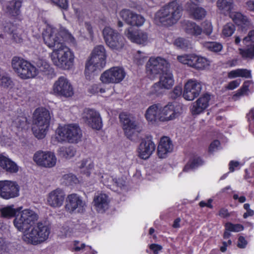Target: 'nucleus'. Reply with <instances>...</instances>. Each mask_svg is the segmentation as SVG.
<instances>
[{"mask_svg": "<svg viewBox=\"0 0 254 254\" xmlns=\"http://www.w3.org/2000/svg\"><path fill=\"white\" fill-rule=\"evenodd\" d=\"M230 17L242 29L246 30L247 28L252 27H254L251 21L247 16H244L241 13L232 11L229 14Z\"/></svg>", "mask_w": 254, "mask_h": 254, "instance_id": "30", "label": "nucleus"}, {"mask_svg": "<svg viewBox=\"0 0 254 254\" xmlns=\"http://www.w3.org/2000/svg\"><path fill=\"white\" fill-rule=\"evenodd\" d=\"M11 66L17 76L21 79H33L36 77L37 70L35 65L22 58L14 57L11 60Z\"/></svg>", "mask_w": 254, "mask_h": 254, "instance_id": "8", "label": "nucleus"}, {"mask_svg": "<svg viewBox=\"0 0 254 254\" xmlns=\"http://www.w3.org/2000/svg\"><path fill=\"white\" fill-rule=\"evenodd\" d=\"M103 35L106 45L112 50L119 51L124 47V38L111 27H105L103 30Z\"/></svg>", "mask_w": 254, "mask_h": 254, "instance_id": "11", "label": "nucleus"}, {"mask_svg": "<svg viewBox=\"0 0 254 254\" xmlns=\"http://www.w3.org/2000/svg\"><path fill=\"white\" fill-rule=\"evenodd\" d=\"M252 84V82L249 81L244 82L242 87L233 95V98L236 100L242 96L248 95L250 92L249 87Z\"/></svg>", "mask_w": 254, "mask_h": 254, "instance_id": "46", "label": "nucleus"}, {"mask_svg": "<svg viewBox=\"0 0 254 254\" xmlns=\"http://www.w3.org/2000/svg\"><path fill=\"white\" fill-rule=\"evenodd\" d=\"M248 245V241L243 236H240L237 241V246L240 249H245Z\"/></svg>", "mask_w": 254, "mask_h": 254, "instance_id": "59", "label": "nucleus"}, {"mask_svg": "<svg viewBox=\"0 0 254 254\" xmlns=\"http://www.w3.org/2000/svg\"><path fill=\"white\" fill-rule=\"evenodd\" d=\"M173 150V144L170 138L167 136L161 137L157 148L158 157L160 158H165Z\"/></svg>", "mask_w": 254, "mask_h": 254, "instance_id": "28", "label": "nucleus"}, {"mask_svg": "<svg viewBox=\"0 0 254 254\" xmlns=\"http://www.w3.org/2000/svg\"><path fill=\"white\" fill-rule=\"evenodd\" d=\"M203 163L202 159L198 156H194L190 159L188 163L185 166L183 171L189 172L191 169H193L199 166H201Z\"/></svg>", "mask_w": 254, "mask_h": 254, "instance_id": "45", "label": "nucleus"}, {"mask_svg": "<svg viewBox=\"0 0 254 254\" xmlns=\"http://www.w3.org/2000/svg\"><path fill=\"white\" fill-rule=\"evenodd\" d=\"M83 119L93 129L100 130L102 127L103 124L100 115L94 110L86 109L83 113Z\"/></svg>", "mask_w": 254, "mask_h": 254, "instance_id": "20", "label": "nucleus"}, {"mask_svg": "<svg viewBox=\"0 0 254 254\" xmlns=\"http://www.w3.org/2000/svg\"><path fill=\"white\" fill-rule=\"evenodd\" d=\"M11 78L5 73L0 74V86L4 88H8L12 85Z\"/></svg>", "mask_w": 254, "mask_h": 254, "instance_id": "51", "label": "nucleus"}, {"mask_svg": "<svg viewBox=\"0 0 254 254\" xmlns=\"http://www.w3.org/2000/svg\"><path fill=\"white\" fill-rule=\"evenodd\" d=\"M36 69L37 70L36 77L41 74L44 76L52 75L54 72V68L46 60L40 59L36 63Z\"/></svg>", "mask_w": 254, "mask_h": 254, "instance_id": "33", "label": "nucleus"}, {"mask_svg": "<svg viewBox=\"0 0 254 254\" xmlns=\"http://www.w3.org/2000/svg\"><path fill=\"white\" fill-rule=\"evenodd\" d=\"M52 92L56 95L64 97H70L74 94L73 88L70 82L63 76L59 77L54 82Z\"/></svg>", "mask_w": 254, "mask_h": 254, "instance_id": "14", "label": "nucleus"}, {"mask_svg": "<svg viewBox=\"0 0 254 254\" xmlns=\"http://www.w3.org/2000/svg\"><path fill=\"white\" fill-rule=\"evenodd\" d=\"M61 183L66 186H74L79 183L78 179L72 173L63 175L60 179Z\"/></svg>", "mask_w": 254, "mask_h": 254, "instance_id": "42", "label": "nucleus"}, {"mask_svg": "<svg viewBox=\"0 0 254 254\" xmlns=\"http://www.w3.org/2000/svg\"><path fill=\"white\" fill-rule=\"evenodd\" d=\"M82 137V132L79 126L76 124H70L60 126L56 130L53 141L55 139L58 142L78 143Z\"/></svg>", "mask_w": 254, "mask_h": 254, "instance_id": "7", "label": "nucleus"}, {"mask_svg": "<svg viewBox=\"0 0 254 254\" xmlns=\"http://www.w3.org/2000/svg\"><path fill=\"white\" fill-rule=\"evenodd\" d=\"M22 208V207L14 208L13 205H10L2 207L0 209V211L2 217L10 218L14 217L17 213L19 212Z\"/></svg>", "mask_w": 254, "mask_h": 254, "instance_id": "41", "label": "nucleus"}, {"mask_svg": "<svg viewBox=\"0 0 254 254\" xmlns=\"http://www.w3.org/2000/svg\"><path fill=\"white\" fill-rule=\"evenodd\" d=\"M239 53L245 60L254 59V43L248 45L246 48H240Z\"/></svg>", "mask_w": 254, "mask_h": 254, "instance_id": "43", "label": "nucleus"}, {"mask_svg": "<svg viewBox=\"0 0 254 254\" xmlns=\"http://www.w3.org/2000/svg\"><path fill=\"white\" fill-rule=\"evenodd\" d=\"M10 246L9 244L5 243L3 239L0 238V254L5 252H8V248Z\"/></svg>", "mask_w": 254, "mask_h": 254, "instance_id": "61", "label": "nucleus"}, {"mask_svg": "<svg viewBox=\"0 0 254 254\" xmlns=\"http://www.w3.org/2000/svg\"><path fill=\"white\" fill-rule=\"evenodd\" d=\"M1 28L3 29L5 32L12 34V38L15 42L20 43L22 42V31L21 29L18 28L11 23H5V25L2 26Z\"/></svg>", "mask_w": 254, "mask_h": 254, "instance_id": "35", "label": "nucleus"}, {"mask_svg": "<svg viewBox=\"0 0 254 254\" xmlns=\"http://www.w3.org/2000/svg\"><path fill=\"white\" fill-rule=\"evenodd\" d=\"M120 15L128 24L131 26L140 27L145 21L143 16L128 9L122 10Z\"/></svg>", "mask_w": 254, "mask_h": 254, "instance_id": "21", "label": "nucleus"}, {"mask_svg": "<svg viewBox=\"0 0 254 254\" xmlns=\"http://www.w3.org/2000/svg\"><path fill=\"white\" fill-rule=\"evenodd\" d=\"M239 77L246 78H251L252 77V71L251 70L246 68H239Z\"/></svg>", "mask_w": 254, "mask_h": 254, "instance_id": "56", "label": "nucleus"}, {"mask_svg": "<svg viewBox=\"0 0 254 254\" xmlns=\"http://www.w3.org/2000/svg\"><path fill=\"white\" fill-rule=\"evenodd\" d=\"M0 168L10 173H16L19 170L16 163L3 154H0Z\"/></svg>", "mask_w": 254, "mask_h": 254, "instance_id": "32", "label": "nucleus"}, {"mask_svg": "<svg viewBox=\"0 0 254 254\" xmlns=\"http://www.w3.org/2000/svg\"><path fill=\"white\" fill-rule=\"evenodd\" d=\"M119 118L127 137L131 140L134 139L141 129L134 121L133 117L127 113L123 112L120 114Z\"/></svg>", "mask_w": 254, "mask_h": 254, "instance_id": "12", "label": "nucleus"}, {"mask_svg": "<svg viewBox=\"0 0 254 254\" xmlns=\"http://www.w3.org/2000/svg\"><path fill=\"white\" fill-rule=\"evenodd\" d=\"M216 4L219 11L225 15L229 14L234 7L233 0H217Z\"/></svg>", "mask_w": 254, "mask_h": 254, "instance_id": "37", "label": "nucleus"}, {"mask_svg": "<svg viewBox=\"0 0 254 254\" xmlns=\"http://www.w3.org/2000/svg\"><path fill=\"white\" fill-rule=\"evenodd\" d=\"M160 105L153 104L150 106L145 113V118L150 124H155L160 122Z\"/></svg>", "mask_w": 254, "mask_h": 254, "instance_id": "29", "label": "nucleus"}, {"mask_svg": "<svg viewBox=\"0 0 254 254\" xmlns=\"http://www.w3.org/2000/svg\"><path fill=\"white\" fill-rule=\"evenodd\" d=\"M45 44L53 51L49 57L53 64L58 68L69 69L74 63L73 52L64 44V42L74 44L75 39L64 28L53 25L47 26L43 33Z\"/></svg>", "mask_w": 254, "mask_h": 254, "instance_id": "1", "label": "nucleus"}, {"mask_svg": "<svg viewBox=\"0 0 254 254\" xmlns=\"http://www.w3.org/2000/svg\"><path fill=\"white\" fill-rule=\"evenodd\" d=\"M187 9L192 17L196 20L201 19L206 15V11L203 8L196 7V5L194 6L189 4L187 7Z\"/></svg>", "mask_w": 254, "mask_h": 254, "instance_id": "39", "label": "nucleus"}, {"mask_svg": "<svg viewBox=\"0 0 254 254\" xmlns=\"http://www.w3.org/2000/svg\"><path fill=\"white\" fill-rule=\"evenodd\" d=\"M94 163L91 158L83 159L77 164V168L79 172L85 175L86 177L91 178L93 182L99 181L105 186L109 187L111 189L118 191L116 187L122 188L125 185V181L123 178H116L110 175L107 173H97L94 171Z\"/></svg>", "mask_w": 254, "mask_h": 254, "instance_id": "3", "label": "nucleus"}, {"mask_svg": "<svg viewBox=\"0 0 254 254\" xmlns=\"http://www.w3.org/2000/svg\"><path fill=\"white\" fill-rule=\"evenodd\" d=\"M163 89H164V88L162 87V85L158 81L154 83L150 88V94L158 96L162 93Z\"/></svg>", "mask_w": 254, "mask_h": 254, "instance_id": "54", "label": "nucleus"}, {"mask_svg": "<svg viewBox=\"0 0 254 254\" xmlns=\"http://www.w3.org/2000/svg\"><path fill=\"white\" fill-rule=\"evenodd\" d=\"M210 61L205 57L196 54L193 68L197 70H203L209 68Z\"/></svg>", "mask_w": 254, "mask_h": 254, "instance_id": "38", "label": "nucleus"}, {"mask_svg": "<svg viewBox=\"0 0 254 254\" xmlns=\"http://www.w3.org/2000/svg\"><path fill=\"white\" fill-rule=\"evenodd\" d=\"M169 63L160 57H151L146 65V73L149 78L154 79L158 74H162L168 69Z\"/></svg>", "mask_w": 254, "mask_h": 254, "instance_id": "10", "label": "nucleus"}, {"mask_svg": "<svg viewBox=\"0 0 254 254\" xmlns=\"http://www.w3.org/2000/svg\"><path fill=\"white\" fill-rule=\"evenodd\" d=\"M195 55L196 54L193 53L184 54L178 55L177 57V60L180 63L193 68Z\"/></svg>", "mask_w": 254, "mask_h": 254, "instance_id": "40", "label": "nucleus"}, {"mask_svg": "<svg viewBox=\"0 0 254 254\" xmlns=\"http://www.w3.org/2000/svg\"><path fill=\"white\" fill-rule=\"evenodd\" d=\"M183 28L188 35L194 36L195 38L201 35L202 33V28L192 21L184 22L183 24Z\"/></svg>", "mask_w": 254, "mask_h": 254, "instance_id": "34", "label": "nucleus"}, {"mask_svg": "<svg viewBox=\"0 0 254 254\" xmlns=\"http://www.w3.org/2000/svg\"><path fill=\"white\" fill-rule=\"evenodd\" d=\"M183 11L182 6L176 0L161 7L154 16V22L158 25L171 26L180 19Z\"/></svg>", "mask_w": 254, "mask_h": 254, "instance_id": "4", "label": "nucleus"}, {"mask_svg": "<svg viewBox=\"0 0 254 254\" xmlns=\"http://www.w3.org/2000/svg\"><path fill=\"white\" fill-rule=\"evenodd\" d=\"M180 107L173 103L161 107L160 106V122H166L173 121L178 117L181 112Z\"/></svg>", "mask_w": 254, "mask_h": 254, "instance_id": "19", "label": "nucleus"}, {"mask_svg": "<svg viewBox=\"0 0 254 254\" xmlns=\"http://www.w3.org/2000/svg\"><path fill=\"white\" fill-rule=\"evenodd\" d=\"M225 230L234 232H239L244 230V226L240 224H234L230 222L226 223Z\"/></svg>", "mask_w": 254, "mask_h": 254, "instance_id": "53", "label": "nucleus"}, {"mask_svg": "<svg viewBox=\"0 0 254 254\" xmlns=\"http://www.w3.org/2000/svg\"><path fill=\"white\" fill-rule=\"evenodd\" d=\"M65 198V193L61 188H57L50 191L47 195V204L54 208L63 206Z\"/></svg>", "mask_w": 254, "mask_h": 254, "instance_id": "18", "label": "nucleus"}, {"mask_svg": "<svg viewBox=\"0 0 254 254\" xmlns=\"http://www.w3.org/2000/svg\"><path fill=\"white\" fill-rule=\"evenodd\" d=\"M236 30L235 25L232 23H228L224 25L222 30V35L223 37L231 36Z\"/></svg>", "mask_w": 254, "mask_h": 254, "instance_id": "50", "label": "nucleus"}, {"mask_svg": "<svg viewBox=\"0 0 254 254\" xmlns=\"http://www.w3.org/2000/svg\"><path fill=\"white\" fill-rule=\"evenodd\" d=\"M18 185L15 182L0 181V196L5 199L17 197L19 195Z\"/></svg>", "mask_w": 254, "mask_h": 254, "instance_id": "17", "label": "nucleus"}, {"mask_svg": "<svg viewBox=\"0 0 254 254\" xmlns=\"http://www.w3.org/2000/svg\"><path fill=\"white\" fill-rule=\"evenodd\" d=\"M173 44L177 48L184 50L190 49L192 46L190 40L183 37H178L175 39Z\"/></svg>", "mask_w": 254, "mask_h": 254, "instance_id": "44", "label": "nucleus"}, {"mask_svg": "<svg viewBox=\"0 0 254 254\" xmlns=\"http://www.w3.org/2000/svg\"><path fill=\"white\" fill-rule=\"evenodd\" d=\"M20 216H17L13 221L14 226L23 232L24 241L34 245L41 244L48 239L50 228L46 223L39 222L32 227L38 219V215L33 210L25 209L20 211Z\"/></svg>", "mask_w": 254, "mask_h": 254, "instance_id": "2", "label": "nucleus"}, {"mask_svg": "<svg viewBox=\"0 0 254 254\" xmlns=\"http://www.w3.org/2000/svg\"><path fill=\"white\" fill-rule=\"evenodd\" d=\"M210 95L207 93L200 96L195 102H193L190 108L192 115H198L202 113L209 106Z\"/></svg>", "mask_w": 254, "mask_h": 254, "instance_id": "24", "label": "nucleus"}, {"mask_svg": "<svg viewBox=\"0 0 254 254\" xmlns=\"http://www.w3.org/2000/svg\"><path fill=\"white\" fill-rule=\"evenodd\" d=\"M147 58V55L140 51H137L134 55V62L138 65H142Z\"/></svg>", "mask_w": 254, "mask_h": 254, "instance_id": "52", "label": "nucleus"}, {"mask_svg": "<svg viewBox=\"0 0 254 254\" xmlns=\"http://www.w3.org/2000/svg\"><path fill=\"white\" fill-rule=\"evenodd\" d=\"M9 93L11 96L16 100L22 102H27L29 100V92L21 85H17L10 89Z\"/></svg>", "mask_w": 254, "mask_h": 254, "instance_id": "31", "label": "nucleus"}, {"mask_svg": "<svg viewBox=\"0 0 254 254\" xmlns=\"http://www.w3.org/2000/svg\"><path fill=\"white\" fill-rule=\"evenodd\" d=\"M210 95L207 93L200 96L195 102H193L190 108L192 115H198L202 113L209 106Z\"/></svg>", "mask_w": 254, "mask_h": 254, "instance_id": "25", "label": "nucleus"}, {"mask_svg": "<svg viewBox=\"0 0 254 254\" xmlns=\"http://www.w3.org/2000/svg\"><path fill=\"white\" fill-rule=\"evenodd\" d=\"M242 165H241L242 166ZM229 170L231 172H234L235 170L239 169L241 167L240 163L237 161H231L229 164Z\"/></svg>", "mask_w": 254, "mask_h": 254, "instance_id": "62", "label": "nucleus"}, {"mask_svg": "<svg viewBox=\"0 0 254 254\" xmlns=\"http://www.w3.org/2000/svg\"><path fill=\"white\" fill-rule=\"evenodd\" d=\"M220 142L218 140H215L211 143L209 147V150L210 152H214L218 150L220 147Z\"/></svg>", "mask_w": 254, "mask_h": 254, "instance_id": "63", "label": "nucleus"}, {"mask_svg": "<svg viewBox=\"0 0 254 254\" xmlns=\"http://www.w3.org/2000/svg\"><path fill=\"white\" fill-rule=\"evenodd\" d=\"M75 150L72 147H61L59 150V155L66 159H70L75 155Z\"/></svg>", "mask_w": 254, "mask_h": 254, "instance_id": "47", "label": "nucleus"}, {"mask_svg": "<svg viewBox=\"0 0 254 254\" xmlns=\"http://www.w3.org/2000/svg\"><path fill=\"white\" fill-rule=\"evenodd\" d=\"M86 203L83 198L79 194L72 193L67 195L64 208L67 213L81 214L85 211Z\"/></svg>", "mask_w": 254, "mask_h": 254, "instance_id": "9", "label": "nucleus"}, {"mask_svg": "<svg viewBox=\"0 0 254 254\" xmlns=\"http://www.w3.org/2000/svg\"><path fill=\"white\" fill-rule=\"evenodd\" d=\"M110 199L109 196L103 192L97 193L94 196L93 203L96 210L100 212H104L109 207Z\"/></svg>", "mask_w": 254, "mask_h": 254, "instance_id": "27", "label": "nucleus"}, {"mask_svg": "<svg viewBox=\"0 0 254 254\" xmlns=\"http://www.w3.org/2000/svg\"><path fill=\"white\" fill-rule=\"evenodd\" d=\"M126 36L132 42L145 45L148 42V36L146 32L142 30H133L129 27L125 31Z\"/></svg>", "mask_w": 254, "mask_h": 254, "instance_id": "22", "label": "nucleus"}, {"mask_svg": "<svg viewBox=\"0 0 254 254\" xmlns=\"http://www.w3.org/2000/svg\"><path fill=\"white\" fill-rule=\"evenodd\" d=\"M73 8L78 21L80 23L83 22L87 17L86 9L81 6L76 7L75 5L73 6Z\"/></svg>", "mask_w": 254, "mask_h": 254, "instance_id": "49", "label": "nucleus"}, {"mask_svg": "<svg viewBox=\"0 0 254 254\" xmlns=\"http://www.w3.org/2000/svg\"><path fill=\"white\" fill-rule=\"evenodd\" d=\"M22 1L20 0H12L2 5V10L7 15L16 17L20 15Z\"/></svg>", "mask_w": 254, "mask_h": 254, "instance_id": "26", "label": "nucleus"}, {"mask_svg": "<svg viewBox=\"0 0 254 254\" xmlns=\"http://www.w3.org/2000/svg\"><path fill=\"white\" fill-rule=\"evenodd\" d=\"M203 46L210 51L218 52L222 49V45L215 42H205L202 43Z\"/></svg>", "mask_w": 254, "mask_h": 254, "instance_id": "48", "label": "nucleus"}, {"mask_svg": "<svg viewBox=\"0 0 254 254\" xmlns=\"http://www.w3.org/2000/svg\"><path fill=\"white\" fill-rule=\"evenodd\" d=\"M126 72L121 66H114L104 71L100 77V80L104 84L121 82L125 78Z\"/></svg>", "mask_w": 254, "mask_h": 254, "instance_id": "13", "label": "nucleus"}, {"mask_svg": "<svg viewBox=\"0 0 254 254\" xmlns=\"http://www.w3.org/2000/svg\"><path fill=\"white\" fill-rule=\"evenodd\" d=\"M252 41L254 43V29L249 32L248 35L243 39V43L246 44L248 42Z\"/></svg>", "mask_w": 254, "mask_h": 254, "instance_id": "64", "label": "nucleus"}, {"mask_svg": "<svg viewBox=\"0 0 254 254\" xmlns=\"http://www.w3.org/2000/svg\"><path fill=\"white\" fill-rule=\"evenodd\" d=\"M159 81L164 89H171L174 84V79L172 72L167 69L162 73Z\"/></svg>", "mask_w": 254, "mask_h": 254, "instance_id": "36", "label": "nucleus"}, {"mask_svg": "<svg viewBox=\"0 0 254 254\" xmlns=\"http://www.w3.org/2000/svg\"><path fill=\"white\" fill-rule=\"evenodd\" d=\"M241 81L240 79L233 80L227 84V85L226 86V88L228 90H234L240 85Z\"/></svg>", "mask_w": 254, "mask_h": 254, "instance_id": "58", "label": "nucleus"}, {"mask_svg": "<svg viewBox=\"0 0 254 254\" xmlns=\"http://www.w3.org/2000/svg\"><path fill=\"white\" fill-rule=\"evenodd\" d=\"M53 2L57 5L60 7L66 9L68 7V1L67 0H51Z\"/></svg>", "mask_w": 254, "mask_h": 254, "instance_id": "57", "label": "nucleus"}, {"mask_svg": "<svg viewBox=\"0 0 254 254\" xmlns=\"http://www.w3.org/2000/svg\"><path fill=\"white\" fill-rule=\"evenodd\" d=\"M107 54L104 46L98 45L93 49L91 55L86 62L85 75L87 79L103 69L106 63Z\"/></svg>", "mask_w": 254, "mask_h": 254, "instance_id": "5", "label": "nucleus"}, {"mask_svg": "<svg viewBox=\"0 0 254 254\" xmlns=\"http://www.w3.org/2000/svg\"><path fill=\"white\" fill-rule=\"evenodd\" d=\"M51 119L50 111L43 107L37 108L33 115L32 131L36 137L43 138L48 130Z\"/></svg>", "mask_w": 254, "mask_h": 254, "instance_id": "6", "label": "nucleus"}, {"mask_svg": "<svg viewBox=\"0 0 254 254\" xmlns=\"http://www.w3.org/2000/svg\"><path fill=\"white\" fill-rule=\"evenodd\" d=\"M201 89L200 82L195 79H190L184 85L183 96L186 100L192 101L200 94Z\"/></svg>", "mask_w": 254, "mask_h": 254, "instance_id": "16", "label": "nucleus"}, {"mask_svg": "<svg viewBox=\"0 0 254 254\" xmlns=\"http://www.w3.org/2000/svg\"><path fill=\"white\" fill-rule=\"evenodd\" d=\"M33 160L38 165L49 168L54 167L57 161L53 152L43 151L36 152L34 155Z\"/></svg>", "mask_w": 254, "mask_h": 254, "instance_id": "15", "label": "nucleus"}, {"mask_svg": "<svg viewBox=\"0 0 254 254\" xmlns=\"http://www.w3.org/2000/svg\"><path fill=\"white\" fill-rule=\"evenodd\" d=\"M202 32L206 35H210L213 31V26L210 21L206 20L201 24Z\"/></svg>", "mask_w": 254, "mask_h": 254, "instance_id": "55", "label": "nucleus"}, {"mask_svg": "<svg viewBox=\"0 0 254 254\" xmlns=\"http://www.w3.org/2000/svg\"><path fill=\"white\" fill-rule=\"evenodd\" d=\"M25 119L24 118H17L14 121L12 122V126L13 127H15L18 128H20L22 127L23 125L25 124Z\"/></svg>", "mask_w": 254, "mask_h": 254, "instance_id": "60", "label": "nucleus"}, {"mask_svg": "<svg viewBox=\"0 0 254 254\" xmlns=\"http://www.w3.org/2000/svg\"><path fill=\"white\" fill-rule=\"evenodd\" d=\"M155 148V144L151 139L143 140L138 148V156L142 159H147L152 154Z\"/></svg>", "mask_w": 254, "mask_h": 254, "instance_id": "23", "label": "nucleus"}]
</instances>
